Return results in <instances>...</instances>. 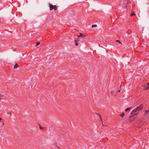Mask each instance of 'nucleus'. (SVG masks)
Listing matches in <instances>:
<instances>
[{"instance_id":"f257e3e1","label":"nucleus","mask_w":149,"mask_h":149,"mask_svg":"<svg viewBox=\"0 0 149 149\" xmlns=\"http://www.w3.org/2000/svg\"><path fill=\"white\" fill-rule=\"evenodd\" d=\"M130 0H124L123 2V8L122 9L123 10H124L125 8H126L127 7V5L130 2Z\"/></svg>"},{"instance_id":"dca6fc26","label":"nucleus","mask_w":149,"mask_h":149,"mask_svg":"<svg viewBox=\"0 0 149 149\" xmlns=\"http://www.w3.org/2000/svg\"><path fill=\"white\" fill-rule=\"evenodd\" d=\"M39 128L41 130H42L43 128L42 127H41L40 125V124H39Z\"/></svg>"},{"instance_id":"5701e85b","label":"nucleus","mask_w":149,"mask_h":149,"mask_svg":"<svg viewBox=\"0 0 149 149\" xmlns=\"http://www.w3.org/2000/svg\"><path fill=\"white\" fill-rule=\"evenodd\" d=\"M119 42L120 44H121V43L120 42V41Z\"/></svg>"},{"instance_id":"ddd939ff","label":"nucleus","mask_w":149,"mask_h":149,"mask_svg":"<svg viewBox=\"0 0 149 149\" xmlns=\"http://www.w3.org/2000/svg\"><path fill=\"white\" fill-rule=\"evenodd\" d=\"M40 42H38L36 43V46H38L39 45H40Z\"/></svg>"},{"instance_id":"f8f14e48","label":"nucleus","mask_w":149,"mask_h":149,"mask_svg":"<svg viewBox=\"0 0 149 149\" xmlns=\"http://www.w3.org/2000/svg\"><path fill=\"white\" fill-rule=\"evenodd\" d=\"M124 115V113H122L120 115V116L122 117H123Z\"/></svg>"},{"instance_id":"393cba45","label":"nucleus","mask_w":149,"mask_h":149,"mask_svg":"<svg viewBox=\"0 0 149 149\" xmlns=\"http://www.w3.org/2000/svg\"><path fill=\"white\" fill-rule=\"evenodd\" d=\"M102 126H103V124H102Z\"/></svg>"},{"instance_id":"f3484780","label":"nucleus","mask_w":149,"mask_h":149,"mask_svg":"<svg viewBox=\"0 0 149 149\" xmlns=\"http://www.w3.org/2000/svg\"><path fill=\"white\" fill-rule=\"evenodd\" d=\"M92 27H96L97 26L96 25V24H95V25H93L92 26Z\"/></svg>"},{"instance_id":"20e7f679","label":"nucleus","mask_w":149,"mask_h":149,"mask_svg":"<svg viewBox=\"0 0 149 149\" xmlns=\"http://www.w3.org/2000/svg\"><path fill=\"white\" fill-rule=\"evenodd\" d=\"M135 118L134 117H133V115H132L130 116L129 118V120L130 122L133 121L135 119Z\"/></svg>"},{"instance_id":"9d476101","label":"nucleus","mask_w":149,"mask_h":149,"mask_svg":"<svg viewBox=\"0 0 149 149\" xmlns=\"http://www.w3.org/2000/svg\"><path fill=\"white\" fill-rule=\"evenodd\" d=\"M54 7L53 8V9L55 10H57V6L56 5H54Z\"/></svg>"},{"instance_id":"2eb2a0df","label":"nucleus","mask_w":149,"mask_h":149,"mask_svg":"<svg viewBox=\"0 0 149 149\" xmlns=\"http://www.w3.org/2000/svg\"><path fill=\"white\" fill-rule=\"evenodd\" d=\"M96 114H97V115H98V116H99V117H100V119L101 120H102V119H101V115H100L98 114V113H96Z\"/></svg>"},{"instance_id":"6ab92c4d","label":"nucleus","mask_w":149,"mask_h":149,"mask_svg":"<svg viewBox=\"0 0 149 149\" xmlns=\"http://www.w3.org/2000/svg\"><path fill=\"white\" fill-rule=\"evenodd\" d=\"M7 114H10V116H11V114H12L11 113H10V112L9 113H7Z\"/></svg>"},{"instance_id":"4be33fe9","label":"nucleus","mask_w":149,"mask_h":149,"mask_svg":"<svg viewBox=\"0 0 149 149\" xmlns=\"http://www.w3.org/2000/svg\"><path fill=\"white\" fill-rule=\"evenodd\" d=\"M116 41V42H119V40H117Z\"/></svg>"},{"instance_id":"412c9836","label":"nucleus","mask_w":149,"mask_h":149,"mask_svg":"<svg viewBox=\"0 0 149 149\" xmlns=\"http://www.w3.org/2000/svg\"><path fill=\"white\" fill-rule=\"evenodd\" d=\"M2 120V119L1 118H0V122H1V120Z\"/></svg>"},{"instance_id":"aec40b11","label":"nucleus","mask_w":149,"mask_h":149,"mask_svg":"<svg viewBox=\"0 0 149 149\" xmlns=\"http://www.w3.org/2000/svg\"><path fill=\"white\" fill-rule=\"evenodd\" d=\"M135 15V14H134V13H132V14H131V16H133V15Z\"/></svg>"},{"instance_id":"b1692460","label":"nucleus","mask_w":149,"mask_h":149,"mask_svg":"<svg viewBox=\"0 0 149 149\" xmlns=\"http://www.w3.org/2000/svg\"><path fill=\"white\" fill-rule=\"evenodd\" d=\"M148 86H149V83H148Z\"/></svg>"},{"instance_id":"0eeeda50","label":"nucleus","mask_w":149,"mask_h":149,"mask_svg":"<svg viewBox=\"0 0 149 149\" xmlns=\"http://www.w3.org/2000/svg\"><path fill=\"white\" fill-rule=\"evenodd\" d=\"M132 107H130L129 108H127L125 109V111L126 112L127 111H130L132 109Z\"/></svg>"},{"instance_id":"7ed1b4c3","label":"nucleus","mask_w":149,"mask_h":149,"mask_svg":"<svg viewBox=\"0 0 149 149\" xmlns=\"http://www.w3.org/2000/svg\"><path fill=\"white\" fill-rule=\"evenodd\" d=\"M143 107V106L142 104L140 105L139 106L136 107L138 111H139L141 110Z\"/></svg>"},{"instance_id":"a211bd4d","label":"nucleus","mask_w":149,"mask_h":149,"mask_svg":"<svg viewBox=\"0 0 149 149\" xmlns=\"http://www.w3.org/2000/svg\"><path fill=\"white\" fill-rule=\"evenodd\" d=\"M2 97V95L0 94V100L1 99V97Z\"/></svg>"},{"instance_id":"39448f33","label":"nucleus","mask_w":149,"mask_h":149,"mask_svg":"<svg viewBox=\"0 0 149 149\" xmlns=\"http://www.w3.org/2000/svg\"><path fill=\"white\" fill-rule=\"evenodd\" d=\"M49 6L50 8V10L51 11L53 9L54 7V6L50 3H49Z\"/></svg>"},{"instance_id":"1a4fd4ad","label":"nucleus","mask_w":149,"mask_h":149,"mask_svg":"<svg viewBox=\"0 0 149 149\" xmlns=\"http://www.w3.org/2000/svg\"><path fill=\"white\" fill-rule=\"evenodd\" d=\"M18 67H19L17 63H16L14 65L13 68H14V69H15V68H18Z\"/></svg>"},{"instance_id":"6e6552de","label":"nucleus","mask_w":149,"mask_h":149,"mask_svg":"<svg viewBox=\"0 0 149 149\" xmlns=\"http://www.w3.org/2000/svg\"><path fill=\"white\" fill-rule=\"evenodd\" d=\"M84 37L83 35L81 33H80V35L78 36V38H83Z\"/></svg>"},{"instance_id":"f03ea898","label":"nucleus","mask_w":149,"mask_h":149,"mask_svg":"<svg viewBox=\"0 0 149 149\" xmlns=\"http://www.w3.org/2000/svg\"><path fill=\"white\" fill-rule=\"evenodd\" d=\"M139 111L138 109L136 108L132 112L131 114L133 115H136L138 114Z\"/></svg>"},{"instance_id":"9b49d317","label":"nucleus","mask_w":149,"mask_h":149,"mask_svg":"<svg viewBox=\"0 0 149 149\" xmlns=\"http://www.w3.org/2000/svg\"><path fill=\"white\" fill-rule=\"evenodd\" d=\"M143 86L145 87V88H144L145 90H147L149 88V86H146L145 85H143Z\"/></svg>"},{"instance_id":"4468645a","label":"nucleus","mask_w":149,"mask_h":149,"mask_svg":"<svg viewBox=\"0 0 149 149\" xmlns=\"http://www.w3.org/2000/svg\"><path fill=\"white\" fill-rule=\"evenodd\" d=\"M74 41L76 42V44H75L77 46L78 45V44L77 43V40H75Z\"/></svg>"},{"instance_id":"423d86ee","label":"nucleus","mask_w":149,"mask_h":149,"mask_svg":"<svg viewBox=\"0 0 149 149\" xmlns=\"http://www.w3.org/2000/svg\"><path fill=\"white\" fill-rule=\"evenodd\" d=\"M145 114L146 116H149V110L146 111L145 112Z\"/></svg>"}]
</instances>
